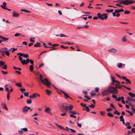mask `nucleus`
Returning <instances> with one entry per match:
<instances>
[{
  "label": "nucleus",
  "instance_id": "nucleus-1",
  "mask_svg": "<svg viewBox=\"0 0 135 135\" xmlns=\"http://www.w3.org/2000/svg\"><path fill=\"white\" fill-rule=\"evenodd\" d=\"M108 89L109 93L116 94L118 92V90L114 87L110 86Z\"/></svg>",
  "mask_w": 135,
  "mask_h": 135
},
{
  "label": "nucleus",
  "instance_id": "nucleus-2",
  "mask_svg": "<svg viewBox=\"0 0 135 135\" xmlns=\"http://www.w3.org/2000/svg\"><path fill=\"white\" fill-rule=\"evenodd\" d=\"M97 15L98 18L102 20H106L108 18V16L106 14L101 15L100 13H99L97 14Z\"/></svg>",
  "mask_w": 135,
  "mask_h": 135
},
{
  "label": "nucleus",
  "instance_id": "nucleus-3",
  "mask_svg": "<svg viewBox=\"0 0 135 135\" xmlns=\"http://www.w3.org/2000/svg\"><path fill=\"white\" fill-rule=\"evenodd\" d=\"M41 82L43 84L45 85L48 87H50V85L51 84L47 78H44L41 81Z\"/></svg>",
  "mask_w": 135,
  "mask_h": 135
},
{
  "label": "nucleus",
  "instance_id": "nucleus-4",
  "mask_svg": "<svg viewBox=\"0 0 135 135\" xmlns=\"http://www.w3.org/2000/svg\"><path fill=\"white\" fill-rule=\"evenodd\" d=\"M30 108L27 106H25L23 107L22 109V112L23 113H27L28 110L30 109Z\"/></svg>",
  "mask_w": 135,
  "mask_h": 135
},
{
  "label": "nucleus",
  "instance_id": "nucleus-5",
  "mask_svg": "<svg viewBox=\"0 0 135 135\" xmlns=\"http://www.w3.org/2000/svg\"><path fill=\"white\" fill-rule=\"evenodd\" d=\"M134 2L132 1H130L129 0H125L123 1V4L128 5Z\"/></svg>",
  "mask_w": 135,
  "mask_h": 135
},
{
  "label": "nucleus",
  "instance_id": "nucleus-6",
  "mask_svg": "<svg viewBox=\"0 0 135 135\" xmlns=\"http://www.w3.org/2000/svg\"><path fill=\"white\" fill-rule=\"evenodd\" d=\"M18 58L20 61H21V63L22 65H23L25 64H26V60L25 59H23L20 56H19Z\"/></svg>",
  "mask_w": 135,
  "mask_h": 135
},
{
  "label": "nucleus",
  "instance_id": "nucleus-7",
  "mask_svg": "<svg viewBox=\"0 0 135 135\" xmlns=\"http://www.w3.org/2000/svg\"><path fill=\"white\" fill-rule=\"evenodd\" d=\"M109 91L108 90V89L105 91H104L102 93V94L103 96H107L109 94Z\"/></svg>",
  "mask_w": 135,
  "mask_h": 135
},
{
  "label": "nucleus",
  "instance_id": "nucleus-8",
  "mask_svg": "<svg viewBox=\"0 0 135 135\" xmlns=\"http://www.w3.org/2000/svg\"><path fill=\"white\" fill-rule=\"evenodd\" d=\"M51 109L49 107L46 108L45 109V112L47 113L48 114H50V115H52V114L51 113V111H50Z\"/></svg>",
  "mask_w": 135,
  "mask_h": 135
},
{
  "label": "nucleus",
  "instance_id": "nucleus-9",
  "mask_svg": "<svg viewBox=\"0 0 135 135\" xmlns=\"http://www.w3.org/2000/svg\"><path fill=\"white\" fill-rule=\"evenodd\" d=\"M12 15L14 17H18L19 16V14L13 12Z\"/></svg>",
  "mask_w": 135,
  "mask_h": 135
},
{
  "label": "nucleus",
  "instance_id": "nucleus-10",
  "mask_svg": "<svg viewBox=\"0 0 135 135\" xmlns=\"http://www.w3.org/2000/svg\"><path fill=\"white\" fill-rule=\"evenodd\" d=\"M6 3L5 2H4L3 3V5H1L0 6L1 7V8H3L4 9H6L7 8L6 6Z\"/></svg>",
  "mask_w": 135,
  "mask_h": 135
},
{
  "label": "nucleus",
  "instance_id": "nucleus-11",
  "mask_svg": "<svg viewBox=\"0 0 135 135\" xmlns=\"http://www.w3.org/2000/svg\"><path fill=\"white\" fill-rule=\"evenodd\" d=\"M1 106L3 108L6 110H8V109L7 108V105L6 104L4 103H2L1 104Z\"/></svg>",
  "mask_w": 135,
  "mask_h": 135
},
{
  "label": "nucleus",
  "instance_id": "nucleus-12",
  "mask_svg": "<svg viewBox=\"0 0 135 135\" xmlns=\"http://www.w3.org/2000/svg\"><path fill=\"white\" fill-rule=\"evenodd\" d=\"M113 16L114 17H119L120 15V14L117 12H115V10L114 12L112 13Z\"/></svg>",
  "mask_w": 135,
  "mask_h": 135
},
{
  "label": "nucleus",
  "instance_id": "nucleus-13",
  "mask_svg": "<svg viewBox=\"0 0 135 135\" xmlns=\"http://www.w3.org/2000/svg\"><path fill=\"white\" fill-rule=\"evenodd\" d=\"M0 38L2 39V41H6L8 40V38H6L5 37L2 36H1Z\"/></svg>",
  "mask_w": 135,
  "mask_h": 135
},
{
  "label": "nucleus",
  "instance_id": "nucleus-14",
  "mask_svg": "<svg viewBox=\"0 0 135 135\" xmlns=\"http://www.w3.org/2000/svg\"><path fill=\"white\" fill-rule=\"evenodd\" d=\"M15 85L19 87H22V85L21 84V83L20 82L19 83H17L15 84Z\"/></svg>",
  "mask_w": 135,
  "mask_h": 135
},
{
  "label": "nucleus",
  "instance_id": "nucleus-15",
  "mask_svg": "<svg viewBox=\"0 0 135 135\" xmlns=\"http://www.w3.org/2000/svg\"><path fill=\"white\" fill-rule=\"evenodd\" d=\"M123 65L124 66V67L125 66V64H123L122 63H118L117 64V66L119 68H121Z\"/></svg>",
  "mask_w": 135,
  "mask_h": 135
},
{
  "label": "nucleus",
  "instance_id": "nucleus-16",
  "mask_svg": "<svg viewBox=\"0 0 135 135\" xmlns=\"http://www.w3.org/2000/svg\"><path fill=\"white\" fill-rule=\"evenodd\" d=\"M123 11H124V10L122 9H116L115 10V12H117L118 13L119 12H122Z\"/></svg>",
  "mask_w": 135,
  "mask_h": 135
},
{
  "label": "nucleus",
  "instance_id": "nucleus-17",
  "mask_svg": "<svg viewBox=\"0 0 135 135\" xmlns=\"http://www.w3.org/2000/svg\"><path fill=\"white\" fill-rule=\"evenodd\" d=\"M20 11L21 12H25L27 13H30L31 12H30V11H29L28 10H27L25 9H21Z\"/></svg>",
  "mask_w": 135,
  "mask_h": 135
},
{
  "label": "nucleus",
  "instance_id": "nucleus-18",
  "mask_svg": "<svg viewBox=\"0 0 135 135\" xmlns=\"http://www.w3.org/2000/svg\"><path fill=\"white\" fill-rule=\"evenodd\" d=\"M62 93L64 94L65 97L66 98H69L70 99H71V98L68 95L67 93L64 92H62Z\"/></svg>",
  "mask_w": 135,
  "mask_h": 135
},
{
  "label": "nucleus",
  "instance_id": "nucleus-19",
  "mask_svg": "<svg viewBox=\"0 0 135 135\" xmlns=\"http://www.w3.org/2000/svg\"><path fill=\"white\" fill-rule=\"evenodd\" d=\"M115 87L116 88H121L122 87V86L121 85L119 84H116L115 85Z\"/></svg>",
  "mask_w": 135,
  "mask_h": 135
},
{
  "label": "nucleus",
  "instance_id": "nucleus-20",
  "mask_svg": "<svg viewBox=\"0 0 135 135\" xmlns=\"http://www.w3.org/2000/svg\"><path fill=\"white\" fill-rule=\"evenodd\" d=\"M41 46L40 43L39 42L35 44L34 45V47H37Z\"/></svg>",
  "mask_w": 135,
  "mask_h": 135
},
{
  "label": "nucleus",
  "instance_id": "nucleus-21",
  "mask_svg": "<svg viewBox=\"0 0 135 135\" xmlns=\"http://www.w3.org/2000/svg\"><path fill=\"white\" fill-rule=\"evenodd\" d=\"M90 94L91 97H92L94 96L95 95V92L94 91H91L90 92Z\"/></svg>",
  "mask_w": 135,
  "mask_h": 135
},
{
  "label": "nucleus",
  "instance_id": "nucleus-22",
  "mask_svg": "<svg viewBox=\"0 0 135 135\" xmlns=\"http://www.w3.org/2000/svg\"><path fill=\"white\" fill-rule=\"evenodd\" d=\"M122 40L123 42H126L127 41L126 36H125L122 38Z\"/></svg>",
  "mask_w": 135,
  "mask_h": 135
},
{
  "label": "nucleus",
  "instance_id": "nucleus-23",
  "mask_svg": "<svg viewBox=\"0 0 135 135\" xmlns=\"http://www.w3.org/2000/svg\"><path fill=\"white\" fill-rule=\"evenodd\" d=\"M128 95L131 97H135V94H133L132 92H129L128 93Z\"/></svg>",
  "mask_w": 135,
  "mask_h": 135
},
{
  "label": "nucleus",
  "instance_id": "nucleus-24",
  "mask_svg": "<svg viewBox=\"0 0 135 135\" xmlns=\"http://www.w3.org/2000/svg\"><path fill=\"white\" fill-rule=\"evenodd\" d=\"M22 56L23 57L25 58H27L29 57V55L27 54H23Z\"/></svg>",
  "mask_w": 135,
  "mask_h": 135
},
{
  "label": "nucleus",
  "instance_id": "nucleus-25",
  "mask_svg": "<svg viewBox=\"0 0 135 135\" xmlns=\"http://www.w3.org/2000/svg\"><path fill=\"white\" fill-rule=\"evenodd\" d=\"M62 107L64 109H65L66 110H68V109L69 106H64L62 105Z\"/></svg>",
  "mask_w": 135,
  "mask_h": 135
},
{
  "label": "nucleus",
  "instance_id": "nucleus-26",
  "mask_svg": "<svg viewBox=\"0 0 135 135\" xmlns=\"http://www.w3.org/2000/svg\"><path fill=\"white\" fill-rule=\"evenodd\" d=\"M31 71H32L33 69V65H31L29 67Z\"/></svg>",
  "mask_w": 135,
  "mask_h": 135
},
{
  "label": "nucleus",
  "instance_id": "nucleus-27",
  "mask_svg": "<svg viewBox=\"0 0 135 135\" xmlns=\"http://www.w3.org/2000/svg\"><path fill=\"white\" fill-rule=\"evenodd\" d=\"M110 51L112 52H116L117 51V50L113 49H110Z\"/></svg>",
  "mask_w": 135,
  "mask_h": 135
},
{
  "label": "nucleus",
  "instance_id": "nucleus-28",
  "mask_svg": "<svg viewBox=\"0 0 135 135\" xmlns=\"http://www.w3.org/2000/svg\"><path fill=\"white\" fill-rule=\"evenodd\" d=\"M127 99L129 102H132L133 100V99H132L131 97H128Z\"/></svg>",
  "mask_w": 135,
  "mask_h": 135
},
{
  "label": "nucleus",
  "instance_id": "nucleus-29",
  "mask_svg": "<svg viewBox=\"0 0 135 135\" xmlns=\"http://www.w3.org/2000/svg\"><path fill=\"white\" fill-rule=\"evenodd\" d=\"M56 36H59V37H68V36H66V35H63V34H60V36H58L57 35H56Z\"/></svg>",
  "mask_w": 135,
  "mask_h": 135
},
{
  "label": "nucleus",
  "instance_id": "nucleus-30",
  "mask_svg": "<svg viewBox=\"0 0 135 135\" xmlns=\"http://www.w3.org/2000/svg\"><path fill=\"white\" fill-rule=\"evenodd\" d=\"M113 11V9H106V12L108 13L109 12H112Z\"/></svg>",
  "mask_w": 135,
  "mask_h": 135
},
{
  "label": "nucleus",
  "instance_id": "nucleus-31",
  "mask_svg": "<svg viewBox=\"0 0 135 135\" xmlns=\"http://www.w3.org/2000/svg\"><path fill=\"white\" fill-rule=\"evenodd\" d=\"M13 68L15 70L18 69L19 70H21V68H17L15 66H13Z\"/></svg>",
  "mask_w": 135,
  "mask_h": 135
},
{
  "label": "nucleus",
  "instance_id": "nucleus-32",
  "mask_svg": "<svg viewBox=\"0 0 135 135\" xmlns=\"http://www.w3.org/2000/svg\"><path fill=\"white\" fill-rule=\"evenodd\" d=\"M107 115L108 116L110 117H113L114 116L113 114L110 113H108Z\"/></svg>",
  "mask_w": 135,
  "mask_h": 135
},
{
  "label": "nucleus",
  "instance_id": "nucleus-33",
  "mask_svg": "<svg viewBox=\"0 0 135 135\" xmlns=\"http://www.w3.org/2000/svg\"><path fill=\"white\" fill-rule=\"evenodd\" d=\"M73 108V105H70L69 106V108L68 109H69V110H72Z\"/></svg>",
  "mask_w": 135,
  "mask_h": 135
},
{
  "label": "nucleus",
  "instance_id": "nucleus-34",
  "mask_svg": "<svg viewBox=\"0 0 135 135\" xmlns=\"http://www.w3.org/2000/svg\"><path fill=\"white\" fill-rule=\"evenodd\" d=\"M29 93L28 92H24V95L25 96L28 97Z\"/></svg>",
  "mask_w": 135,
  "mask_h": 135
},
{
  "label": "nucleus",
  "instance_id": "nucleus-35",
  "mask_svg": "<svg viewBox=\"0 0 135 135\" xmlns=\"http://www.w3.org/2000/svg\"><path fill=\"white\" fill-rule=\"evenodd\" d=\"M9 95H10L9 92H7V99L8 100H9Z\"/></svg>",
  "mask_w": 135,
  "mask_h": 135
},
{
  "label": "nucleus",
  "instance_id": "nucleus-36",
  "mask_svg": "<svg viewBox=\"0 0 135 135\" xmlns=\"http://www.w3.org/2000/svg\"><path fill=\"white\" fill-rule=\"evenodd\" d=\"M46 91L47 94L48 95H50V94L51 93V92L50 91L48 90H46Z\"/></svg>",
  "mask_w": 135,
  "mask_h": 135
},
{
  "label": "nucleus",
  "instance_id": "nucleus-37",
  "mask_svg": "<svg viewBox=\"0 0 135 135\" xmlns=\"http://www.w3.org/2000/svg\"><path fill=\"white\" fill-rule=\"evenodd\" d=\"M35 38L31 37L30 39V41L31 42H34L35 41L33 39H35Z\"/></svg>",
  "mask_w": 135,
  "mask_h": 135
},
{
  "label": "nucleus",
  "instance_id": "nucleus-38",
  "mask_svg": "<svg viewBox=\"0 0 135 135\" xmlns=\"http://www.w3.org/2000/svg\"><path fill=\"white\" fill-rule=\"evenodd\" d=\"M21 34L20 33H16L14 35V36L15 37H18V36H21Z\"/></svg>",
  "mask_w": 135,
  "mask_h": 135
},
{
  "label": "nucleus",
  "instance_id": "nucleus-39",
  "mask_svg": "<svg viewBox=\"0 0 135 135\" xmlns=\"http://www.w3.org/2000/svg\"><path fill=\"white\" fill-rule=\"evenodd\" d=\"M4 52L5 53V54L8 56H9V51H4Z\"/></svg>",
  "mask_w": 135,
  "mask_h": 135
},
{
  "label": "nucleus",
  "instance_id": "nucleus-40",
  "mask_svg": "<svg viewBox=\"0 0 135 135\" xmlns=\"http://www.w3.org/2000/svg\"><path fill=\"white\" fill-rule=\"evenodd\" d=\"M27 102L28 104H30L32 103V100L31 99H28L27 100Z\"/></svg>",
  "mask_w": 135,
  "mask_h": 135
},
{
  "label": "nucleus",
  "instance_id": "nucleus-41",
  "mask_svg": "<svg viewBox=\"0 0 135 135\" xmlns=\"http://www.w3.org/2000/svg\"><path fill=\"white\" fill-rule=\"evenodd\" d=\"M126 111L127 112H128L131 116H132L133 115V114L132 113V112L129 111V110H126Z\"/></svg>",
  "mask_w": 135,
  "mask_h": 135
},
{
  "label": "nucleus",
  "instance_id": "nucleus-42",
  "mask_svg": "<svg viewBox=\"0 0 135 135\" xmlns=\"http://www.w3.org/2000/svg\"><path fill=\"white\" fill-rule=\"evenodd\" d=\"M100 115H104L105 114V112L104 111H101L100 112Z\"/></svg>",
  "mask_w": 135,
  "mask_h": 135
},
{
  "label": "nucleus",
  "instance_id": "nucleus-43",
  "mask_svg": "<svg viewBox=\"0 0 135 135\" xmlns=\"http://www.w3.org/2000/svg\"><path fill=\"white\" fill-rule=\"evenodd\" d=\"M130 12L128 11H125L124 13L125 14H128L130 13Z\"/></svg>",
  "mask_w": 135,
  "mask_h": 135
},
{
  "label": "nucleus",
  "instance_id": "nucleus-44",
  "mask_svg": "<svg viewBox=\"0 0 135 135\" xmlns=\"http://www.w3.org/2000/svg\"><path fill=\"white\" fill-rule=\"evenodd\" d=\"M129 106L131 107H134V105L131 102H129L128 103Z\"/></svg>",
  "mask_w": 135,
  "mask_h": 135
},
{
  "label": "nucleus",
  "instance_id": "nucleus-45",
  "mask_svg": "<svg viewBox=\"0 0 135 135\" xmlns=\"http://www.w3.org/2000/svg\"><path fill=\"white\" fill-rule=\"evenodd\" d=\"M126 81L127 83H129L130 84L131 83V81L130 80L128 79H127L126 80Z\"/></svg>",
  "mask_w": 135,
  "mask_h": 135
},
{
  "label": "nucleus",
  "instance_id": "nucleus-46",
  "mask_svg": "<svg viewBox=\"0 0 135 135\" xmlns=\"http://www.w3.org/2000/svg\"><path fill=\"white\" fill-rule=\"evenodd\" d=\"M18 133L20 134H23V132L22 130H18Z\"/></svg>",
  "mask_w": 135,
  "mask_h": 135
},
{
  "label": "nucleus",
  "instance_id": "nucleus-47",
  "mask_svg": "<svg viewBox=\"0 0 135 135\" xmlns=\"http://www.w3.org/2000/svg\"><path fill=\"white\" fill-rule=\"evenodd\" d=\"M89 106L91 108H94L95 106V105L93 104H91L90 105H89Z\"/></svg>",
  "mask_w": 135,
  "mask_h": 135
},
{
  "label": "nucleus",
  "instance_id": "nucleus-48",
  "mask_svg": "<svg viewBox=\"0 0 135 135\" xmlns=\"http://www.w3.org/2000/svg\"><path fill=\"white\" fill-rule=\"evenodd\" d=\"M110 78L111 79V80L112 81V82L114 83L115 81V80L114 79V78H113V77L111 75L110 76Z\"/></svg>",
  "mask_w": 135,
  "mask_h": 135
},
{
  "label": "nucleus",
  "instance_id": "nucleus-49",
  "mask_svg": "<svg viewBox=\"0 0 135 135\" xmlns=\"http://www.w3.org/2000/svg\"><path fill=\"white\" fill-rule=\"evenodd\" d=\"M1 72L4 75L7 74L8 73L7 71H4L3 70H2Z\"/></svg>",
  "mask_w": 135,
  "mask_h": 135
},
{
  "label": "nucleus",
  "instance_id": "nucleus-50",
  "mask_svg": "<svg viewBox=\"0 0 135 135\" xmlns=\"http://www.w3.org/2000/svg\"><path fill=\"white\" fill-rule=\"evenodd\" d=\"M115 2H118L120 4H123V1H117Z\"/></svg>",
  "mask_w": 135,
  "mask_h": 135
},
{
  "label": "nucleus",
  "instance_id": "nucleus-51",
  "mask_svg": "<svg viewBox=\"0 0 135 135\" xmlns=\"http://www.w3.org/2000/svg\"><path fill=\"white\" fill-rule=\"evenodd\" d=\"M20 90L22 92H23V91H26V89L25 88H20Z\"/></svg>",
  "mask_w": 135,
  "mask_h": 135
},
{
  "label": "nucleus",
  "instance_id": "nucleus-52",
  "mask_svg": "<svg viewBox=\"0 0 135 135\" xmlns=\"http://www.w3.org/2000/svg\"><path fill=\"white\" fill-rule=\"evenodd\" d=\"M114 113L117 114L118 115H119L120 114V113L116 110L115 111Z\"/></svg>",
  "mask_w": 135,
  "mask_h": 135
},
{
  "label": "nucleus",
  "instance_id": "nucleus-53",
  "mask_svg": "<svg viewBox=\"0 0 135 135\" xmlns=\"http://www.w3.org/2000/svg\"><path fill=\"white\" fill-rule=\"evenodd\" d=\"M5 62L2 61H1L0 62V65H4Z\"/></svg>",
  "mask_w": 135,
  "mask_h": 135
},
{
  "label": "nucleus",
  "instance_id": "nucleus-54",
  "mask_svg": "<svg viewBox=\"0 0 135 135\" xmlns=\"http://www.w3.org/2000/svg\"><path fill=\"white\" fill-rule=\"evenodd\" d=\"M77 124L78 125V126L80 127V128H81V127H82V125H81V124H79L78 123V122H77Z\"/></svg>",
  "mask_w": 135,
  "mask_h": 135
},
{
  "label": "nucleus",
  "instance_id": "nucleus-55",
  "mask_svg": "<svg viewBox=\"0 0 135 135\" xmlns=\"http://www.w3.org/2000/svg\"><path fill=\"white\" fill-rule=\"evenodd\" d=\"M21 129L22 130H23V131H25V132L27 131H28L27 129L26 128H21Z\"/></svg>",
  "mask_w": 135,
  "mask_h": 135
},
{
  "label": "nucleus",
  "instance_id": "nucleus-56",
  "mask_svg": "<svg viewBox=\"0 0 135 135\" xmlns=\"http://www.w3.org/2000/svg\"><path fill=\"white\" fill-rule=\"evenodd\" d=\"M42 77L43 76L41 74L40 75L39 78L41 81L43 80H42Z\"/></svg>",
  "mask_w": 135,
  "mask_h": 135
},
{
  "label": "nucleus",
  "instance_id": "nucleus-57",
  "mask_svg": "<svg viewBox=\"0 0 135 135\" xmlns=\"http://www.w3.org/2000/svg\"><path fill=\"white\" fill-rule=\"evenodd\" d=\"M30 60L29 59H27L26 60V64H27L29 62Z\"/></svg>",
  "mask_w": 135,
  "mask_h": 135
},
{
  "label": "nucleus",
  "instance_id": "nucleus-58",
  "mask_svg": "<svg viewBox=\"0 0 135 135\" xmlns=\"http://www.w3.org/2000/svg\"><path fill=\"white\" fill-rule=\"evenodd\" d=\"M123 116L122 115H121V116H120L119 117V118L120 119V121H122V120H124L123 119Z\"/></svg>",
  "mask_w": 135,
  "mask_h": 135
},
{
  "label": "nucleus",
  "instance_id": "nucleus-59",
  "mask_svg": "<svg viewBox=\"0 0 135 135\" xmlns=\"http://www.w3.org/2000/svg\"><path fill=\"white\" fill-rule=\"evenodd\" d=\"M33 73L36 75L37 76H38L39 74V73L37 71L36 72H33Z\"/></svg>",
  "mask_w": 135,
  "mask_h": 135
},
{
  "label": "nucleus",
  "instance_id": "nucleus-60",
  "mask_svg": "<svg viewBox=\"0 0 135 135\" xmlns=\"http://www.w3.org/2000/svg\"><path fill=\"white\" fill-rule=\"evenodd\" d=\"M70 116L71 117L74 118H76V116L74 115L73 114H70Z\"/></svg>",
  "mask_w": 135,
  "mask_h": 135
},
{
  "label": "nucleus",
  "instance_id": "nucleus-61",
  "mask_svg": "<svg viewBox=\"0 0 135 135\" xmlns=\"http://www.w3.org/2000/svg\"><path fill=\"white\" fill-rule=\"evenodd\" d=\"M2 68L5 69H6L7 68V65H4L3 66Z\"/></svg>",
  "mask_w": 135,
  "mask_h": 135
},
{
  "label": "nucleus",
  "instance_id": "nucleus-62",
  "mask_svg": "<svg viewBox=\"0 0 135 135\" xmlns=\"http://www.w3.org/2000/svg\"><path fill=\"white\" fill-rule=\"evenodd\" d=\"M85 108L86 110L88 112H89L90 111L89 108L88 107H85Z\"/></svg>",
  "mask_w": 135,
  "mask_h": 135
},
{
  "label": "nucleus",
  "instance_id": "nucleus-63",
  "mask_svg": "<svg viewBox=\"0 0 135 135\" xmlns=\"http://www.w3.org/2000/svg\"><path fill=\"white\" fill-rule=\"evenodd\" d=\"M112 109L111 108H107L106 109V110L107 111L109 112L112 110Z\"/></svg>",
  "mask_w": 135,
  "mask_h": 135
},
{
  "label": "nucleus",
  "instance_id": "nucleus-64",
  "mask_svg": "<svg viewBox=\"0 0 135 135\" xmlns=\"http://www.w3.org/2000/svg\"><path fill=\"white\" fill-rule=\"evenodd\" d=\"M33 98H36V93H35L32 94Z\"/></svg>",
  "mask_w": 135,
  "mask_h": 135
}]
</instances>
